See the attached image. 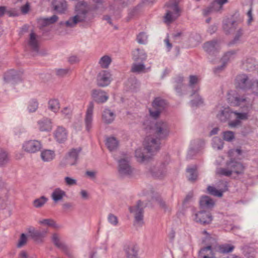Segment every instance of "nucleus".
<instances>
[{"mask_svg": "<svg viewBox=\"0 0 258 258\" xmlns=\"http://www.w3.org/2000/svg\"><path fill=\"white\" fill-rule=\"evenodd\" d=\"M153 135L147 136L144 141V148H139L135 151V157L138 162L144 163L149 162L151 157L146 153L153 155L159 151L160 147V141Z\"/></svg>", "mask_w": 258, "mask_h": 258, "instance_id": "1", "label": "nucleus"}, {"mask_svg": "<svg viewBox=\"0 0 258 258\" xmlns=\"http://www.w3.org/2000/svg\"><path fill=\"white\" fill-rule=\"evenodd\" d=\"M89 10L90 7L86 2L82 1L77 3L75 9V15L66 21V26L74 27L78 23L84 22Z\"/></svg>", "mask_w": 258, "mask_h": 258, "instance_id": "2", "label": "nucleus"}, {"mask_svg": "<svg viewBox=\"0 0 258 258\" xmlns=\"http://www.w3.org/2000/svg\"><path fill=\"white\" fill-rule=\"evenodd\" d=\"M231 103L235 106H240L243 108L246 112L239 113L236 111L233 112V114L236 115V118L239 120H246L248 118V112L252 108L253 99L246 96H238L234 97V101Z\"/></svg>", "mask_w": 258, "mask_h": 258, "instance_id": "3", "label": "nucleus"}, {"mask_svg": "<svg viewBox=\"0 0 258 258\" xmlns=\"http://www.w3.org/2000/svg\"><path fill=\"white\" fill-rule=\"evenodd\" d=\"M180 0H170L166 5V13L164 16V21L170 24L175 21L180 16L181 10L178 6Z\"/></svg>", "mask_w": 258, "mask_h": 258, "instance_id": "4", "label": "nucleus"}, {"mask_svg": "<svg viewBox=\"0 0 258 258\" xmlns=\"http://www.w3.org/2000/svg\"><path fill=\"white\" fill-rule=\"evenodd\" d=\"M167 164L165 163H157L152 162L146 165V169L149 173L156 177H161L167 173Z\"/></svg>", "mask_w": 258, "mask_h": 258, "instance_id": "5", "label": "nucleus"}, {"mask_svg": "<svg viewBox=\"0 0 258 258\" xmlns=\"http://www.w3.org/2000/svg\"><path fill=\"white\" fill-rule=\"evenodd\" d=\"M118 163V172L120 177H131L134 175L135 170L131 166L128 157L120 159Z\"/></svg>", "mask_w": 258, "mask_h": 258, "instance_id": "6", "label": "nucleus"}, {"mask_svg": "<svg viewBox=\"0 0 258 258\" xmlns=\"http://www.w3.org/2000/svg\"><path fill=\"white\" fill-rule=\"evenodd\" d=\"M151 130L153 134V135L160 140L166 139L170 133L168 124L163 121L156 122L154 126L152 127Z\"/></svg>", "mask_w": 258, "mask_h": 258, "instance_id": "7", "label": "nucleus"}, {"mask_svg": "<svg viewBox=\"0 0 258 258\" xmlns=\"http://www.w3.org/2000/svg\"><path fill=\"white\" fill-rule=\"evenodd\" d=\"M143 208V203L139 201L135 206L129 208L130 212L134 216V225L136 226L141 227L144 224Z\"/></svg>", "mask_w": 258, "mask_h": 258, "instance_id": "8", "label": "nucleus"}, {"mask_svg": "<svg viewBox=\"0 0 258 258\" xmlns=\"http://www.w3.org/2000/svg\"><path fill=\"white\" fill-rule=\"evenodd\" d=\"M81 151V149L80 148L71 149L61 161L60 165L62 167H64L68 166L76 165Z\"/></svg>", "mask_w": 258, "mask_h": 258, "instance_id": "9", "label": "nucleus"}, {"mask_svg": "<svg viewBox=\"0 0 258 258\" xmlns=\"http://www.w3.org/2000/svg\"><path fill=\"white\" fill-rule=\"evenodd\" d=\"M166 105L164 100L159 97L155 98L152 102V107L149 110L150 116L154 119L159 118L161 112L165 109Z\"/></svg>", "mask_w": 258, "mask_h": 258, "instance_id": "10", "label": "nucleus"}, {"mask_svg": "<svg viewBox=\"0 0 258 258\" xmlns=\"http://www.w3.org/2000/svg\"><path fill=\"white\" fill-rule=\"evenodd\" d=\"M254 81L246 74H240L235 79L236 88L247 90L250 89Z\"/></svg>", "mask_w": 258, "mask_h": 258, "instance_id": "11", "label": "nucleus"}, {"mask_svg": "<svg viewBox=\"0 0 258 258\" xmlns=\"http://www.w3.org/2000/svg\"><path fill=\"white\" fill-rule=\"evenodd\" d=\"M42 147L41 143L38 140H29L25 141L22 145V149L29 153H35L39 151Z\"/></svg>", "mask_w": 258, "mask_h": 258, "instance_id": "12", "label": "nucleus"}, {"mask_svg": "<svg viewBox=\"0 0 258 258\" xmlns=\"http://www.w3.org/2000/svg\"><path fill=\"white\" fill-rule=\"evenodd\" d=\"M29 236L37 242H42L44 238L46 236L48 232V229H44L41 230L35 229L33 227L28 229Z\"/></svg>", "mask_w": 258, "mask_h": 258, "instance_id": "13", "label": "nucleus"}, {"mask_svg": "<svg viewBox=\"0 0 258 258\" xmlns=\"http://www.w3.org/2000/svg\"><path fill=\"white\" fill-rule=\"evenodd\" d=\"M216 112L217 118L221 122H226L231 118L233 114V111L228 107H217Z\"/></svg>", "mask_w": 258, "mask_h": 258, "instance_id": "14", "label": "nucleus"}, {"mask_svg": "<svg viewBox=\"0 0 258 258\" xmlns=\"http://www.w3.org/2000/svg\"><path fill=\"white\" fill-rule=\"evenodd\" d=\"M194 220L195 222L203 225L210 224L213 218L211 214L209 212L201 211L196 213L194 215Z\"/></svg>", "mask_w": 258, "mask_h": 258, "instance_id": "15", "label": "nucleus"}, {"mask_svg": "<svg viewBox=\"0 0 258 258\" xmlns=\"http://www.w3.org/2000/svg\"><path fill=\"white\" fill-rule=\"evenodd\" d=\"M111 81V75L107 71L103 70L99 72L97 77V85L101 87L109 85Z\"/></svg>", "mask_w": 258, "mask_h": 258, "instance_id": "16", "label": "nucleus"}, {"mask_svg": "<svg viewBox=\"0 0 258 258\" xmlns=\"http://www.w3.org/2000/svg\"><path fill=\"white\" fill-rule=\"evenodd\" d=\"M94 107V102L93 101L90 102L88 105L84 118L85 127L88 132H89L92 127Z\"/></svg>", "mask_w": 258, "mask_h": 258, "instance_id": "17", "label": "nucleus"}, {"mask_svg": "<svg viewBox=\"0 0 258 258\" xmlns=\"http://www.w3.org/2000/svg\"><path fill=\"white\" fill-rule=\"evenodd\" d=\"M53 136L56 141L59 143H64L68 136V131L62 126H58L54 131Z\"/></svg>", "mask_w": 258, "mask_h": 258, "instance_id": "18", "label": "nucleus"}, {"mask_svg": "<svg viewBox=\"0 0 258 258\" xmlns=\"http://www.w3.org/2000/svg\"><path fill=\"white\" fill-rule=\"evenodd\" d=\"M238 27V23L236 21L227 19L223 21V30L227 35L234 34Z\"/></svg>", "mask_w": 258, "mask_h": 258, "instance_id": "19", "label": "nucleus"}, {"mask_svg": "<svg viewBox=\"0 0 258 258\" xmlns=\"http://www.w3.org/2000/svg\"><path fill=\"white\" fill-rule=\"evenodd\" d=\"M91 97L97 103H103L108 99V96L105 92L100 89H93L91 91Z\"/></svg>", "mask_w": 258, "mask_h": 258, "instance_id": "20", "label": "nucleus"}, {"mask_svg": "<svg viewBox=\"0 0 258 258\" xmlns=\"http://www.w3.org/2000/svg\"><path fill=\"white\" fill-rule=\"evenodd\" d=\"M38 128L40 132H50L53 127L52 122L51 119L44 117L37 122Z\"/></svg>", "mask_w": 258, "mask_h": 258, "instance_id": "21", "label": "nucleus"}, {"mask_svg": "<svg viewBox=\"0 0 258 258\" xmlns=\"http://www.w3.org/2000/svg\"><path fill=\"white\" fill-rule=\"evenodd\" d=\"M123 250L126 258H137L138 248L135 244L133 243L125 244Z\"/></svg>", "mask_w": 258, "mask_h": 258, "instance_id": "22", "label": "nucleus"}, {"mask_svg": "<svg viewBox=\"0 0 258 258\" xmlns=\"http://www.w3.org/2000/svg\"><path fill=\"white\" fill-rule=\"evenodd\" d=\"M52 5L54 10L59 14L64 13L68 8L67 3L65 0H53Z\"/></svg>", "mask_w": 258, "mask_h": 258, "instance_id": "23", "label": "nucleus"}, {"mask_svg": "<svg viewBox=\"0 0 258 258\" xmlns=\"http://www.w3.org/2000/svg\"><path fill=\"white\" fill-rule=\"evenodd\" d=\"M229 167H231L232 173H235L238 175L243 174L245 169L244 166L241 163L234 160H231L229 162Z\"/></svg>", "mask_w": 258, "mask_h": 258, "instance_id": "24", "label": "nucleus"}, {"mask_svg": "<svg viewBox=\"0 0 258 258\" xmlns=\"http://www.w3.org/2000/svg\"><path fill=\"white\" fill-rule=\"evenodd\" d=\"M203 48L209 53L214 54L215 52L220 48V45L217 41L213 40L204 43Z\"/></svg>", "mask_w": 258, "mask_h": 258, "instance_id": "25", "label": "nucleus"}, {"mask_svg": "<svg viewBox=\"0 0 258 258\" xmlns=\"http://www.w3.org/2000/svg\"><path fill=\"white\" fill-rule=\"evenodd\" d=\"M51 239L54 245L57 248L65 252L67 251V246L61 241L60 236L58 234L53 233L52 235Z\"/></svg>", "mask_w": 258, "mask_h": 258, "instance_id": "26", "label": "nucleus"}, {"mask_svg": "<svg viewBox=\"0 0 258 258\" xmlns=\"http://www.w3.org/2000/svg\"><path fill=\"white\" fill-rule=\"evenodd\" d=\"M200 206L203 209H211L215 205V202L210 197L205 196H203L200 202Z\"/></svg>", "mask_w": 258, "mask_h": 258, "instance_id": "27", "label": "nucleus"}, {"mask_svg": "<svg viewBox=\"0 0 258 258\" xmlns=\"http://www.w3.org/2000/svg\"><path fill=\"white\" fill-rule=\"evenodd\" d=\"M40 157L43 161L50 162L55 158V153L53 150L46 149L41 151Z\"/></svg>", "mask_w": 258, "mask_h": 258, "instance_id": "28", "label": "nucleus"}, {"mask_svg": "<svg viewBox=\"0 0 258 258\" xmlns=\"http://www.w3.org/2000/svg\"><path fill=\"white\" fill-rule=\"evenodd\" d=\"M66 196V192L60 188H55L51 194V198L56 203L61 201Z\"/></svg>", "mask_w": 258, "mask_h": 258, "instance_id": "29", "label": "nucleus"}, {"mask_svg": "<svg viewBox=\"0 0 258 258\" xmlns=\"http://www.w3.org/2000/svg\"><path fill=\"white\" fill-rule=\"evenodd\" d=\"M29 47L34 51L38 52V43L36 35L31 32L30 34L29 39L28 42Z\"/></svg>", "mask_w": 258, "mask_h": 258, "instance_id": "30", "label": "nucleus"}, {"mask_svg": "<svg viewBox=\"0 0 258 258\" xmlns=\"http://www.w3.org/2000/svg\"><path fill=\"white\" fill-rule=\"evenodd\" d=\"M222 10L215 0L211 4V5L203 10V14L207 16L211 13L219 12Z\"/></svg>", "mask_w": 258, "mask_h": 258, "instance_id": "31", "label": "nucleus"}, {"mask_svg": "<svg viewBox=\"0 0 258 258\" xmlns=\"http://www.w3.org/2000/svg\"><path fill=\"white\" fill-rule=\"evenodd\" d=\"M199 256L200 258H215L211 246H208L201 249Z\"/></svg>", "mask_w": 258, "mask_h": 258, "instance_id": "32", "label": "nucleus"}, {"mask_svg": "<svg viewBox=\"0 0 258 258\" xmlns=\"http://www.w3.org/2000/svg\"><path fill=\"white\" fill-rule=\"evenodd\" d=\"M115 114L110 109H105L102 113V119L104 122L109 124L111 123L114 119Z\"/></svg>", "mask_w": 258, "mask_h": 258, "instance_id": "33", "label": "nucleus"}, {"mask_svg": "<svg viewBox=\"0 0 258 258\" xmlns=\"http://www.w3.org/2000/svg\"><path fill=\"white\" fill-rule=\"evenodd\" d=\"M106 145L109 151H113L118 148L119 142L115 137H111L107 138Z\"/></svg>", "mask_w": 258, "mask_h": 258, "instance_id": "34", "label": "nucleus"}, {"mask_svg": "<svg viewBox=\"0 0 258 258\" xmlns=\"http://www.w3.org/2000/svg\"><path fill=\"white\" fill-rule=\"evenodd\" d=\"M111 62L112 58L111 56L108 55H105L100 58L98 63L101 68L107 69Z\"/></svg>", "mask_w": 258, "mask_h": 258, "instance_id": "35", "label": "nucleus"}, {"mask_svg": "<svg viewBox=\"0 0 258 258\" xmlns=\"http://www.w3.org/2000/svg\"><path fill=\"white\" fill-rule=\"evenodd\" d=\"M58 17L54 15L49 18H42L39 20V23L42 26H46L54 23L58 20Z\"/></svg>", "mask_w": 258, "mask_h": 258, "instance_id": "36", "label": "nucleus"}, {"mask_svg": "<svg viewBox=\"0 0 258 258\" xmlns=\"http://www.w3.org/2000/svg\"><path fill=\"white\" fill-rule=\"evenodd\" d=\"M133 58L136 61L146 59L147 55L144 50L137 48L133 52Z\"/></svg>", "mask_w": 258, "mask_h": 258, "instance_id": "37", "label": "nucleus"}, {"mask_svg": "<svg viewBox=\"0 0 258 258\" xmlns=\"http://www.w3.org/2000/svg\"><path fill=\"white\" fill-rule=\"evenodd\" d=\"M216 173L220 175L230 176L232 173V171L231 167H229V162L227 163L226 168H219L217 169Z\"/></svg>", "mask_w": 258, "mask_h": 258, "instance_id": "38", "label": "nucleus"}, {"mask_svg": "<svg viewBox=\"0 0 258 258\" xmlns=\"http://www.w3.org/2000/svg\"><path fill=\"white\" fill-rule=\"evenodd\" d=\"M48 108L53 112H56L60 108L59 101L57 99H50L48 102Z\"/></svg>", "mask_w": 258, "mask_h": 258, "instance_id": "39", "label": "nucleus"}, {"mask_svg": "<svg viewBox=\"0 0 258 258\" xmlns=\"http://www.w3.org/2000/svg\"><path fill=\"white\" fill-rule=\"evenodd\" d=\"M227 189V187L225 189L222 190H218L215 187L212 186H209L207 188V190L210 194L218 197H221L223 195V192Z\"/></svg>", "mask_w": 258, "mask_h": 258, "instance_id": "40", "label": "nucleus"}, {"mask_svg": "<svg viewBox=\"0 0 258 258\" xmlns=\"http://www.w3.org/2000/svg\"><path fill=\"white\" fill-rule=\"evenodd\" d=\"M153 202L156 203L165 212H169L170 209L160 197L153 199Z\"/></svg>", "mask_w": 258, "mask_h": 258, "instance_id": "41", "label": "nucleus"}, {"mask_svg": "<svg viewBox=\"0 0 258 258\" xmlns=\"http://www.w3.org/2000/svg\"><path fill=\"white\" fill-rule=\"evenodd\" d=\"M47 198L45 197L42 196L39 198L35 199L33 202V205L34 207L39 208L43 207L47 202Z\"/></svg>", "mask_w": 258, "mask_h": 258, "instance_id": "42", "label": "nucleus"}, {"mask_svg": "<svg viewBox=\"0 0 258 258\" xmlns=\"http://www.w3.org/2000/svg\"><path fill=\"white\" fill-rule=\"evenodd\" d=\"M9 161L8 153L6 151L1 150L0 152V166L5 165Z\"/></svg>", "mask_w": 258, "mask_h": 258, "instance_id": "43", "label": "nucleus"}, {"mask_svg": "<svg viewBox=\"0 0 258 258\" xmlns=\"http://www.w3.org/2000/svg\"><path fill=\"white\" fill-rule=\"evenodd\" d=\"M145 66L143 63H134L132 64L131 71L133 73H141L144 72Z\"/></svg>", "mask_w": 258, "mask_h": 258, "instance_id": "44", "label": "nucleus"}, {"mask_svg": "<svg viewBox=\"0 0 258 258\" xmlns=\"http://www.w3.org/2000/svg\"><path fill=\"white\" fill-rule=\"evenodd\" d=\"M212 146L214 149L221 150L223 147V142L219 137H214L213 139Z\"/></svg>", "mask_w": 258, "mask_h": 258, "instance_id": "45", "label": "nucleus"}, {"mask_svg": "<svg viewBox=\"0 0 258 258\" xmlns=\"http://www.w3.org/2000/svg\"><path fill=\"white\" fill-rule=\"evenodd\" d=\"M38 223L40 225H46L52 227H56L55 222L52 219H44L40 220Z\"/></svg>", "mask_w": 258, "mask_h": 258, "instance_id": "46", "label": "nucleus"}, {"mask_svg": "<svg viewBox=\"0 0 258 258\" xmlns=\"http://www.w3.org/2000/svg\"><path fill=\"white\" fill-rule=\"evenodd\" d=\"M38 107V103L35 99L29 101L28 105V109L30 112H34L36 111Z\"/></svg>", "mask_w": 258, "mask_h": 258, "instance_id": "47", "label": "nucleus"}, {"mask_svg": "<svg viewBox=\"0 0 258 258\" xmlns=\"http://www.w3.org/2000/svg\"><path fill=\"white\" fill-rule=\"evenodd\" d=\"M187 172L189 174L188 179L189 181H195L198 177V174L196 168H187Z\"/></svg>", "mask_w": 258, "mask_h": 258, "instance_id": "48", "label": "nucleus"}, {"mask_svg": "<svg viewBox=\"0 0 258 258\" xmlns=\"http://www.w3.org/2000/svg\"><path fill=\"white\" fill-rule=\"evenodd\" d=\"M139 83L137 79L131 78L128 80L127 85L131 90H135L139 87Z\"/></svg>", "mask_w": 258, "mask_h": 258, "instance_id": "49", "label": "nucleus"}, {"mask_svg": "<svg viewBox=\"0 0 258 258\" xmlns=\"http://www.w3.org/2000/svg\"><path fill=\"white\" fill-rule=\"evenodd\" d=\"M200 90V88L198 87L196 89V91L192 94V95H195V96L197 97V100L193 99L191 101V104L192 106H197L203 103V100L201 97L198 95L196 94V92Z\"/></svg>", "mask_w": 258, "mask_h": 258, "instance_id": "50", "label": "nucleus"}, {"mask_svg": "<svg viewBox=\"0 0 258 258\" xmlns=\"http://www.w3.org/2000/svg\"><path fill=\"white\" fill-rule=\"evenodd\" d=\"M223 138L225 141L230 142L234 138V134L232 131H225L223 133Z\"/></svg>", "mask_w": 258, "mask_h": 258, "instance_id": "51", "label": "nucleus"}, {"mask_svg": "<svg viewBox=\"0 0 258 258\" xmlns=\"http://www.w3.org/2000/svg\"><path fill=\"white\" fill-rule=\"evenodd\" d=\"M235 54L234 51H230L226 52L222 58V61L227 62L233 58L234 55Z\"/></svg>", "mask_w": 258, "mask_h": 258, "instance_id": "52", "label": "nucleus"}, {"mask_svg": "<svg viewBox=\"0 0 258 258\" xmlns=\"http://www.w3.org/2000/svg\"><path fill=\"white\" fill-rule=\"evenodd\" d=\"M234 246L229 244H224L220 246V250L222 253H228L232 251Z\"/></svg>", "mask_w": 258, "mask_h": 258, "instance_id": "53", "label": "nucleus"}, {"mask_svg": "<svg viewBox=\"0 0 258 258\" xmlns=\"http://www.w3.org/2000/svg\"><path fill=\"white\" fill-rule=\"evenodd\" d=\"M200 81L199 78L197 76L190 75L189 77V87L193 88L195 85H196Z\"/></svg>", "mask_w": 258, "mask_h": 258, "instance_id": "54", "label": "nucleus"}, {"mask_svg": "<svg viewBox=\"0 0 258 258\" xmlns=\"http://www.w3.org/2000/svg\"><path fill=\"white\" fill-rule=\"evenodd\" d=\"M108 221L110 224L113 226H117L118 223L117 217L113 214H109L108 216Z\"/></svg>", "mask_w": 258, "mask_h": 258, "instance_id": "55", "label": "nucleus"}, {"mask_svg": "<svg viewBox=\"0 0 258 258\" xmlns=\"http://www.w3.org/2000/svg\"><path fill=\"white\" fill-rule=\"evenodd\" d=\"M137 40L140 44H145L147 40V36L145 33L142 32L137 36Z\"/></svg>", "mask_w": 258, "mask_h": 258, "instance_id": "56", "label": "nucleus"}, {"mask_svg": "<svg viewBox=\"0 0 258 258\" xmlns=\"http://www.w3.org/2000/svg\"><path fill=\"white\" fill-rule=\"evenodd\" d=\"M64 181L66 184L68 186H73L77 184V180L75 178L69 176L65 177Z\"/></svg>", "mask_w": 258, "mask_h": 258, "instance_id": "57", "label": "nucleus"}, {"mask_svg": "<svg viewBox=\"0 0 258 258\" xmlns=\"http://www.w3.org/2000/svg\"><path fill=\"white\" fill-rule=\"evenodd\" d=\"M234 35V37L233 39V42H236L237 41L239 38L243 34V30L242 28L240 27H238V29L236 30L234 33L233 34Z\"/></svg>", "mask_w": 258, "mask_h": 258, "instance_id": "58", "label": "nucleus"}, {"mask_svg": "<svg viewBox=\"0 0 258 258\" xmlns=\"http://www.w3.org/2000/svg\"><path fill=\"white\" fill-rule=\"evenodd\" d=\"M70 71V69L69 68L66 69H59L56 70V75L59 77H63L66 75Z\"/></svg>", "mask_w": 258, "mask_h": 258, "instance_id": "59", "label": "nucleus"}, {"mask_svg": "<svg viewBox=\"0 0 258 258\" xmlns=\"http://www.w3.org/2000/svg\"><path fill=\"white\" fill-rule=\"evenodd\" d=\"M27 241V237L25 234L23 233L21 234L19 242L17 244L18 247L23 246Z\"/></svg>", "mask_w": 258, "mask_h": 258, "instance_id": "60", "label": "nucleus"}, {"mask_svg": "<svg viewBox=\"0 0 258 258\" xmlns=\"http://www.w3.org/2000/svg\"><path fill=\"white\" fill-rule=\"evenodd\" d=\"M241 122L237 118L235 120L230 121L228 122V125L231 127H235L241 125Z\"/></svg>", "mask_w": 258, "mask_h": 258, "instance_id": "61", "label": "nucleus"}, {"mask_svg": "<svg viewBox=\"0 0 258 258\" xmlns=\"http://www.w3.org/2000/svg\"><path fill=\"white\" fill-rule=\"evenodd\" d=\"M250 89L253 94L258 95V81H254Z\"/></svg>", "mask_w": 258, "mask_h": 258, "instance_id": "62", "label": "nucleus"}, {"mask_svg": "<svg viewBox=\"0 0 258 258\" xmlns=\"http://www.w3.org/2000/svg\"><path fill=\"white\" fill-rule=\"evenodd\" d=\"M29 9L30 6L28 3L26 4L21 8V12L24 14H27L29 12Z\"/></svg>", "mask_w": 258, "mask_h": 258, "instance_id": "63", "label": "nucleus"}, {"mask_svg": "<svg viewBox=\"0 0 258 258\" xmlns=\"http://www.w3.org/2000/svg\"><path fill=\"white\" fill-rule=\"evenodd\" d=\"M226 63L224 61H222V64L220 66H218L214 69L215 73H218L222 71L225 67Z\"/></svg>", "mask_w": 258, "mask_h": 258, "instance_id": "64", "label": "nucleus"}]
</instances>
